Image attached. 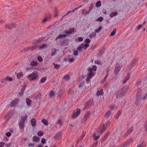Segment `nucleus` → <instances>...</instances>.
<instances>
[{
	"label": "nucleus",
	"mask_w": 147,
	"mask_h": 147,
	"mask_svg": "<svg viewBox=\"0 0 147 147\" xmlns=\"http://www.w3.org/2000/svg\"><path fill=\"white\" fill-rule=\"evenodd\" d=\"M147 99V89L142 90L141 88H138L136 94L135 104L138 106L140 105V101Z\"/></svg>",
	"instance_id": "f257e3e1"
},
{
	"label": "nucleus",
	"mask_w": 147,
	"mask_h": 147,
	"mask_svg": "<svg viewBox=\"0 0 147 147\" xmlns=\"http://www.w3.org/2000/svg\"><path fill=\"white\" fill-rule=\"evenodd\" d=\"M136 147H145V144L142 142L138 145Z\"/></svg>",
	"instance_id": "f704fd0d"
},
{
	"label": "nucleus",
	"mask_w": 147,
	"mask_h": 147,
	"mask_svg": "<svg viewBox=\"0 0 147 147\" xmlns=\"http://www.w3.org/2000/svg\"><path fill=\"white\" fill-rule=\"evenodd\" d=\"M106 127H105V125H103L102 128L101 129V132L100 133V134H101L105 130Z\"/></svg>",
	"instance_id": "79ce46f5"
},
{
	"label": "nucleus",
	"mask_w": 147,
	"mask_h": 147,
	"mask_svg": "<svg viewBox=\"0 0 147 147\" xmlns=\"http://www.w3.org/2000/svg\"><path fill=\"white\" fill-rule=\"evenodd\" d=\"M84 84V82H81L80 84H79L78 87H81Z\"/></svg>",
	"instance_id": "680f3d73"
},
{
	"label": "nucleus",
	"mask_w": 147,
	"mask_h": 147,
	"mask_svg": "<svg viewBox=\"0 0 147 147\" xmlns=\"http://www.w3.org/2000/svg\"><path fill=\"white\" fill-rule=\"evenodd\" d=\"M75 31V30L74 28H70L69 29V30H67L65 32L67 34H73Z\"/></svg>",
	"instance_id": "9d476101"
},
{
	"label": "nucleus",
	"mask_w": 147,
	"mask_h": 147,
	"mask_svg": "<svg viewBox=\"0 0 147 147\" xmlns=\"http://www.w3.org/2000/svg\"><path fill=\"white\" fill-rule=\"evenodd\" d=\"M23 76V74L22 72H19L17 74V77L19 79H20Z\"/></svg>",
	"instance_id": "b1692460"
},
{
	"label": "nucleus",
	"mask_w": 147,
	"mask_h": 147,
	"mask_svg": "<svg viewBox=\"0 0 147 147\" xmlns=\"http://www.w3.org/2000/svg\"><path fill=\"white\" fill-rule=\"evenodd\" d=\"M94 7V5L93 3H91L90 6V7H89V11H90L92 10V9L93 7Z\"/></svg>",
	"instance_id": "5fc2aeb1"
},
{
	"label": "nucleus",
	"mask_w": 147,
	"mask_h": 147,
	"mask_svg": "<svg viewBox=\"0 0 147 147\" xmlns=\"http://www.w3.org/2000/svg\"><path fill=\"white\" fill-rule=\"evenodd\" d=\"M127 90V88L126 86L123 87L117 93L116 97L118 98H119L122 97L124 95Z\"/></svg>",
	"instance_id": "7ed1b4c3"
},
{
	"label": "nucleus",
	"mask_w": 147,
	"mask_h": 147,
	"mask_svg": "<svg viewBox=\"0 0 147 147\" xmlns=\"http://www.w3.org/2000/svg\"><path fill=\"white\" fill-rule=\"evenodd\" d=\"M96 69L97 67L96 65L93 66L92 68L89 67L88 68V70L89 73L87 74V77L86 80V81L87 83L90 81V79L94 76L95 74V73L92 72V71H96Z\"/></svg>",
	"instance_id": "f03ea898"
},
{
	"label": "nucleus",
	"mask_w": 147,
	"mask_h": 147,
	"mask_svg": "<svg viewBox=\"0 0 147 147\" xmlns=\"http://www.w3.org/2000/svg\"><path fill=\"white\" fill-rule=\"evenodd\" d=\"M111 113V112L110 110L107 111L104 115V117L106 118H109Z\"/></svg>",
	"instance_id": "ddd939ff"
},
{
	"label": "nucleus",
	"mask_w": 147,
	"mask_h": 147,
	"mask_svg": "<svg viewBox=\"0 0 147 147\" xmlns=\"http://www.w3.org/2000/svg\"><path fill=\"white\" fill-rule=\"evenodd\" d=\"M6 136L9 137L11 135V134L9 132H7L6 134Z\"/></svg>",
	"instance_id": "13d9d810"
},
{
	"label": "nucleus",
	"mask_w": 147,
	"mask_h": 147,
	"mask_svg": "<svg viewBox=\"0 0 147 147\" xmlns=\"http://www.w3.org/2000/svg\"><path fill=\"white\" fill-rule=\"evenodd\" d=\"M82 47L81 44L77 48L78 50L79 51H82Z\"/></svg>",
	"instance_id": "a18cd8bd"
},
{
	"label": "nucleus",
	"mask_w": 147,
	"mask_h": 147,
	"mask_svg": "<svg viewBox=\"0 0 147 147\" xmlns=\"http://www.w3.org/2000/svg\"><path fill=\"white\" fill-rule=\"evenodd\" d=\"M61 135V132L58 133L55 136V138L56 139H58L60 138Z\"/></svg>",
	"instance_id": "393cba45"
},
{
	"label": "nucleus",
	"mask_w": 147,
	"mask_h": 147,
	"mask_svg": "<svg viewBox=\"0 0 147 147\" xmlns=\"http://www.w3.org/2000/svg\"><path fill=\"white\" fill-rule=\"evenodd\" d=\"M12 25L11 24H7L5 25V27L6 28H11L12 27Z\"/></svg>",
	"instance_id": "58836bf2"
},
{
	"label": "nucleus",
	"mask_w": 147,
	"mask_h": 147,
	"mask_svg": "<svg viewBox=\"0 0 147 147\" xmlns=\"http://www.w3.org/2000/svg\"><path fill=\"white\" fill-rule=\"evenodd\" d=\"M93 102V100L92 99H90L85 105V108L87 109L89 108Z\"/></svg>",
	"instance_id": "6e6552de"
},
{
	"label": "nucleus",
	"mask_w": 147,
	"mask_h": 147,
	"mask_svg": "<svg viewBox=\"0 0 147 147\" xmlns=\"http://www.w3.org/2000/svg\"><path fill=\"white\" fill-rule=\"evenodd\" d=\"M51 55L53 56L55 55L56 53V49L55 48H53L51 49Z\"/></svg>",
	"instance_id": "2eb2a0df"
},
{
	"label": "nucleus",
	"mask_w": 147,
	"mask_h": 147,
	"mask_svg": "<svg viewBox=\"0 0 147 147\" xmlns=\"http://www.w3.org/2000/svg\"><path fill=\"white\" fill-rule=\"evenodd\" d=\"M37 59L38 61L40 62H41L43 61V59L41 56H38L37 57Z\"/></svg>",
	"instance_id": "09e8293b"
},
{
	"label": "nucleus",
	"mask_w": 147,
	"mask_h": 147,
	"mask_svg": "<svg viewBox=\"0 0 147 147\" xmlns=\"http://www.w3.org/2000/svg\"><path fill=\"white\" fill-rule=\"evenodd\" d=\"M42 121L45 125H48V122L46 119H43L42 120Z\"/></svg>",
	"instance_id": "c9c22d12"
},
{
	"label": "nucleus",
	"mask_w": 147,
	"mask_h": 147,
	"mask_svg": "<svg viewBox=\"0 0 147 147\" xmlns=\"http://www.w3.org/2000/svg\"><path fill=\"white\" fill-rule=\"evenodd\" d=\"M19 126L20 129L21 130H22V131H23L25 127L24 123L22 121H20L19 123Z\"/></svg>",
	"instance_id": "1a4fd4ad"
},
{
	"label": "nucleus",
	"mask_w": 147,
	"mask_h": 147,
	"mask_svg": "<svg viewBox=\"0 0 147 147\" xmlns=\"http://www.w3.org/2000/svg\"><path fill=\"white\" fill-rule=\"evenodd\" d=\"M121 113V111H119L115 117V118L117 119L119 117V115H120Z\"/></svg>",
	"instance_id": "de8ad7c7"
},
{
	"label": "nucleus",
	"mask_w": 147,
	"mask_h": 147,
	"mask_svg": "<svg viewBox=\"0 0 147 147\" xmlns=\"http://www.w3.org/2000/svg\"><path fill=\"white\" fill-rule=\"evenodd\" d=\"M133 130V127L132 126H131V127L127 131L130 134L131 133Z\"/></svg>",
	"instance_id": "37998d69"
},
{
	"label": "nucleus",
	"mask_w": 147,
	"mask_h": 147,
	"mask_svg": "<svg viewBox=\"0 0 147 147\" xmlns=\"http://www.w3.org/2000/svg\"><path fill=\"white\" fill-rule=\"evenodd\" d=\"M78 53L77 51H75L74 52V55L75 56H77L78 55Z\"/></svg>",
	"instance_id": "e2e57ef3"
},
{
	"label": "nucleus",
	"mask_w": 147,
	"mask_h": 147,
	"mask_svg": "<svg viewBox=\"0 0 147 147\" xmlns=\"http://www.w3.org/2000/svg\"><path fill=\"white\" fill-rule=\"evenodd\" d=\"M5 144V143L3 142H0V147H4Z\"/></svg>",
	"instance_id": "864d4df0"
},
{
	"label": "nucleus",
	"mask_w": 147,
	"mask_h": 147,
	"mask_svg": "<svg viewBox=\"0 0 147 147\" xmlns=\"http://www.w3.org/2000/svg\"><path fill=\"white\" fill-rule=\"evenodd\" d=\"M31 102V100L30 99L28 98L26 99V103L27 105H30Z\"/></svg>",
	"instance_id": "7c9ffc66"
},
{
	"label": "nucleus",
	"mask_w": 147,
	"mask_h": 147,
	"mask_svg": "<svg viewBox=\"0 0 147 147\" xmlns=\"http://www.w3.org/2000/svg\"><path fill=\"white\" fill-rule=\"evenodd\" d=\"M129 133H128L127 131L124 135L123 136L124 137H127L128 135H129Z\"/></svg>",
	"instance_id": "69168bd1"
},
{
	"label": "nucleus",
	"mask_w": 147,
	"mask_h": 147,
	"mask_svg": "<svg viewBox=\"0 0 147 147\" xmlns=\"http://www.w3.org/2000/svg\"><path fill=\"white\" fill-rule=\"evenodd\" d=\"M94 62L95 64H99H99L100 65L101 64L100 61H99L98 60H95L94 61Z\"/></svg>",
	"instance_id": "052dcab7"
},
{
	"label": "nucleus",
	"mask_w": 147,
	"mask_h": 147,
	"mask_svg": "<svg viewBox=\"0 0 147 147\" xmlns=\"http://www.w3.org/2000/svg\"><path fill=\"white\" fill-rule=\"evenodd\" d=\"M49 96L51 98H52L54 96H55L54 92L53 91H51L50 93Z\"/></svg>",
	"instance_id": "473e14b6"
},
{
	"label": "nucleus",
	"mask_w": 147,
	"mask_h": 147,
	"mask_svg": "<svg viewBox=\"0 0 147 147\" xmlns=\"http://www.w3.org/2000/svg\"><path fill=\"white\" fill-rule=\"evenodd\" d=\"M104 92L102 89H100V90H98L96 93V96H102L103 95Z\"/></svg>",
	"instance_id": "9b49d317"
},
{
	"label": "nucleus",
	"mask_w": 147,
	"mask_h": 147,
	"mask_svg": "<svg viewBox=\"0 0 147 147\" xmlns=\"http://www.w3.org/2000/svg\"><path fill=\"white\" fill-rule=\"evenodd\" d=\"M81 45H82V49H86L87 47L89 46V44L86 43L84 45L82 44H81Z\"/></svg>",
	"instance_id": "412c9836"
},
{
	"label": "nucleus",
	"mask_w": 147,
	"mask_h": 147,
	"mask_svg": "<svg viewBox=\"0 0 147 147\" xmlns=\"http://www.w3.org/2000/svg\"><path fill=\"white\" fill-rule=\"evenodd\" d=\"M33 140L34 142H38L39 140V138L38 137L35 136L33 138Z\"/></svg>",
	"instance_id": "5701e85b"
},
{
	"label": "nucleus",
	"mask_w": 147,
	"mask_h": 147,
	"mask_svg": "<svg viewBox=\"0 0 147 147\" xmlns=\"http://www.w3.org/2000/svg\"><path fill=\"white\" fill-rule=\"evenodd\" d=\"M6 79H5V78L1 80V82L2 83H5L6 81Z\"/></svg>",
	"instance_id": "338daca9"
},
{
	"label": "nucleus",
	"mask_w": 147,
	"mask_h": 147,
	"mask_svg": "<svg viewBox=\"0 0 147 147\" xmlns=\"http://www.w3.org/2000/svg\"><path fill=\"white\" fill-rule=\"evenodd\" d=\"M63 79L67 81L69 80L70 79V77L68 75H66L64 76L63 78Z\"/></svg>",
	"instance_id": "72a5a7b5"
},
{
	"label": "nucleus",
	"mask_w": 147,
	"mask_h": 147,
	"mask_svg": "<svg viewBox=\"0 0 147 147\" xmlns=\"http://www.w3.org/2000/svg\"><path fill=\"white\" fill-rule=\"evenodd\" d=\"M144 129L145 131L147 132V121L145 123L144 125Z\"/></svg>",
	"instance_id": "8fccbe9b"
},
{
	"label": "nucleus",
	"mask_w": 147,
	"mask_h": 147,
	"mask_svg": "<svg viewBox=\"0 0 147 147\" xmlns=\"http://www.w3.org/2000/svg\"><path fill=\"white\" fill-rule=\"evenodd\" d=\"M90 12V11H86L85 9H83L82 11V13L84 15L89 14Z\"/></svg>",
	"instance_id": "dca6fc26"
},
{
	"label": "nucleus",
	"mask_w": 147,
	"mask_h": 147,
	"mask_svg": "<svg viewBox=\"0 0 147 147\" xmlns=\"http://www.w3.org/2000/svg\"><path fill=\"white\" fill-rule=\"evenodd\" d=\"M60 65H59V64L55 65V69H57L59 68L60 67Z\"/></svg>",
	"instance_id": "bf43d9fd"
},
{
	"label": "nucleus",
	"mask_w": 147,
	"mask_h": 147,
	"mask_svg": "<svg viewBox=\"0 0 147 147\" xmlns=\"http://www.w3.org/2000/svg\"><path fill=\"white\" fill-rule=\"evenodd\" d=\"M90 115V112H88L86 113L85 114L84 116L85 118H87Z\"/></svg>",
	"instance_id": "603ef678"
},
{
	"label": "nucleus",
	"mask_w": 147,
	"mask_h": 147,
	"mask_svg": "<svg viewBox=\"0 0 147 147\" xmlns=\"http://www.w3.org/2000/svg\"><path fill=\"white\" fill-rule=\"evenodd\" d=\"M19 101V100L18 99L16 98L14 99L11 102L10 104V106L12 107L15 106L18 103Z\"/></svg>",
	"instance_id": "0eeeda50"
},
{
	"label": "nucleus",
	"mask_w": 147,
	"mask_h": 147,
	"mask_svg": "<svg viewBox=\"0 0 147 147\" xmlns=\"http://www.w3.org/2000/svg\"><path fill=\"white\" fill-rule=\"evenodd\" d=\"M38 135L39 136H43V133L41 131H40L38 132Z\"/></svg>",
	"instance_id": "49530a36"
},
{
	"label": "nucleus",
	"mask_w": 147,
	"mask_h": 147,
	"mask_svg": "<svg viewBox=\"0 0 147 147\" xmlns=\"http://www.w3.org/2000/svg\"><path fill=\"white\" fill-rule=\"evenodd\" d=\"M132 142V140L131 138H130L128 140L125 142L124 144V146H127L128 145Z\"/></svg>",
	"instance_id": "f8f14e48"
},
{
	"label": "nucleus",
	"mask_w": 147,
	"mask_h": 147,
	"mask_svg": "<svg viewBox=\"0 0 147 147\" xmlns=\"http://www.w3.org/2000/svg\"><path fill=\"white\" fill-rule=\"evenodd\" d=\"M31 122L32 125L33 126H35L36 125V121L34 119H32L31 121Z\"/></svg>",
	"instance_id": "4468645a"
},
{
	"label": "nucleus",
	"mask_w": 147,
	"mask_h": 147,
	"mask_svg": "<svg viewBox=\"0 0 147 147\" xmlns=\"http://www.w3.org/2000/svg\"><path fill=\"white\" fill-rule=\"evenodd\" d=\"M103 20V18L102 17H100L97 19L96 21H99L101 22Z\"/></svg>",
	"instance_id": "c03bdc74"
},
{
	"label": "nucleus",
	"mask_w": 147,
	"mask_h": 147,
	"mask_svg": "<svg viewBox=\"0 0 147 147\" xmlns=\"http://www.w3.org/2000/svg\"><path fill=\"white\" fill-rule=\"evenodd\" d=\"M41 142L42 144H45L46 142V140L45 138H42V139Z\"/></svg>",
	"instance_id": "0e129e2a"
},
{
	"label": "nucleus",
	"mask_w": 147,
	"mask_h": 147,
	"mask_svg": "<svg viewBox=\"0 0 147 147\" xmlns=\"http://www.w3.org/2000/svg\"><path fill=\"white\" fill-rule=\"evenodd\" d=\"M108 136V135H105L103 137V138H102V141H105L107 138V137Z\"/></svg>",
	"instance_id": "6e6d98bb"
},
{
	"label": "nucleus",
	"mask_w": 147,
	"mask_h": 147,
	"mask_svg": "<svg viewBox=\"0 0 147 147\" xmlns=\"http://www.w3.org/2000/svg\"><path fill=\"white\" fill-rule=\"evenodd\" d=\"M47 78L46 77H43L40 80V82L41 83H44L47 80Z\"/></svg>",
	"instance_id": "4be33fe9"
},
{
	"label": "nucleus",
	"mask_w": 147,
	"mask_h": 147,
	"mask_svg": "<svg viewBox=\"0 0 147 147\" xmlns=\"http://www.w3.org/2000/svg\"><path fill=\"white\" fill-rule=\"evenodd\" d=\"M101 1H98L96 3V6L97 7H99L101 6Z\"/></svg>",
	"instance_id": "4c0bfd02"
},
{
	"label": "nucleus",
	"mask_w": 147,
	"mask_h": 147,
	"mask_svg": "<svg viewBox=\"0 0 147 147\" xmlns=\"http://www.w3.org/2000/svg\"><path fill=\"white\" fill-rule=\"evenodd\" d=\"M130 76V74L128 73L127 76L125 78L123 81V83H125L129 79Z\"/></svg>",
	"instance_id": "f3484780"
},
{
	"label": "nucleus",
	"mask_w": 147,
	"mask_h": 147,
	"mask_svg": "<svg viewBox=\"0 0 147 147\" xmlns=\"http://www.w3.org/2000/svg\"><path fill=\"white\" fill-rule=\"evenodd\" d=\"M38 76V74L37 72H33L31 74L28 75L26 77L30 81H32L37 79Z\"/></svg>",
	"instance_id": "20e7f679"
},
{
	"label": "nucleus",
	"mask_w": 147,
	"mask_h": 147,
	"mask_svg": "<svg viewBox=\"0 0 147 147\" xmlns=\"http://www.w3.org/2000/svg\"><path fill=\"white\" fill-rule=\"evenodd\" d=\"M28 117V115H26L25 117L22 116L21 117V120L20 121H22L25 123V120Z\"/></svg>",
	"instance_id": "6ab92c4d"
},
{
	"label": "nucleus",
	"mask_w": 147,
	"mask_h": 147,
	"mask_svg": "<svg viewBox=\"0 0 147 147\" xmlns=\"http://www.w3.org/2000/svg\"><path fill=\"white\" fill-rule=\"evenodd\" d=\"M109 108L111 109H116L117 107L115 106V105H110V106H109Z\"/></svg>",
	"instance_id": "ea45409f"
},
{
	"label": "nucleus",
	"mask_w": 147,
	"mask_h": 147,
	"mask_svg": "<svg viewBox=\"0 0 147 147\" xmlns=\"http://www.w3.org/2000/svg\"><path fill=\"white\" fill-rule=\"evenodd\" d=\"M92 136L94 139L95 140H96L100 138V136H96L95 134H94L92 135Z\"/></svg>",
	"instance_id": "bb28decb"
},
{
	"label": "nucleus",
	"mask_w": 147,
	"mask_h": 147,
	"mask_svg": "<svg viewBox=\"0 0 147 147\" xmlns=\"http://www.w3.org/2000/svg\"><path fill=\"white\" fill-rule=\"evenodd\" d=\"M96 35V34L95 32H92L91 33H90L88 36V37L89 38H91L93 37H95Z\"/></svg>",
	"instance_id": "aec40b11"
},
{
	"label": "nucleus",
	"mask_w": 147,
	"mask_h": 147,
	"mask_svg": "<svg viewBox=\"0 0 147 147\" xmlns=\"http://www.w3.org/2000/svg\"><path fill=\"white\" fill-rule=\"evenodd\" d=\"M83 40V38L82 37H79L78 38L76 39L75 40V41L76 42H81Z\"/></svg>",
	"instance_id": "c85d7f7f"
},
{
	"label": "nucleus",
	"mask_w": 147,
	"mask_h": 147,
	"mask_svg": "<svg viewBox=\"0 0 147 147\" xmlns=\"http://www.w3.org/2000/svg\"><path fill=\"white\" fill-rule=\"evenodd\" d=\"M47 47V45L45 44H43L40 47L39 49H42L44 48H46Z\"/></svg>",
	"instance_id": "a19ab883"
},
{
	"label": "nucleus",
	"mask_w": 147,
	"mask_h": 147,
	"mask_svg": "<svg viewBox=\"0 0 147 147\" xmlns=\"http://www.w3.org/2000/svg\"><path fill=\"white\" fill-rule=\"evenodd\" d=\"M122 67V64H117L116 65L114 70V73L115 74H117L119 73Z\"/></svg>",
	"instance_id": "423d86ee"
},
{
	"label": "nucleus",
	"mask_w": 147,
	"mask_h": 147,
	"mask_svg": "<svg viewBox=\"0 0 147 147\" xmlns=\"http://www.w3.org/2000/svg\"><path fill=\"white\" fill-rule=\"evenodd\" d=\"M66 36V35L65 34H60L55 39V40H57L58 38H61L63 37H65Z\"/></svg>",
	"instance_id": "c756f323"
},
{
	"label": "nucleus",
	"mask_w": 147,
	"mask_h": 147,
	"mask_svg": "<svg viewBox=\"0 0 147 147\" xmlns=\"http://www.w3.org/2000/svg\"><path fill=\"white\" fill-rule=\"evenodd\" d=\"M118 13L117 12H113L110 14V17L112 18L117 15Z\"/></svg>",
	"instance_id": "2f4dec72"
},
{
	"label": "nucleus",
	"mask_w": 147,
	"mask_h": 147,
	"mask_svg": "<svg viewBox=\"0 0 147 147\" xmlns=\"http://www.w3.org/2000/svg\"><path fill=\"white\" fill-rule=\"evenodd\" d=\"M85 42L87 44L90 43V40L88 38H87L85 40Z\"/></svg>",
	"instance_id": "3c124183"
},
{
	"label": "nucleus",
	"mask_w": 147,
	"mask_h": 147,
	"mask_svg": "<svg viewBox=\"0 0 147 147\" xmlns=\"http://www.w3.org/2000/svg\"><path fill=\"white\" fill-rule=\"evenodd\" d=\"M5 79H6V80H8L9 81H11L13 80L12 78L9 76H7L5 78Z\"/></svg>",
	"instance_id": "e433bc0d"
},
{
	"label": "nucleus",
	"mask_w": 147,
	"mask_h": 147,
	"mask_svg": "<svg viewBox=\"0 0 147 147\" xmlns=\"http://www.w3.org/2000/svg\"><path fill=\"white\" fill-rule=\"evenodd\" d=\"M117 29L116 28H114L113 30V31L111 32L110 36H113L115 35L116 33Z\"/></svg>",
	"instance_id": "cd10ccee"
},
{
	"label": "nucleus",
	"mask_w": 147,
	"mask_h": 147,
	"mask_svg": "<svg viewBox=\"0 0 147 147\" xmlns=\"http://www.w3.org/2000/svg\"><path fill=\"white\" fill-rule=\"evenodd\" d=\"M38 65L37 62L36 61H32L30 63V66H36Z\"/></svg>",
	"instance_id": "a211bd4d"
},
{
	"label": "nucleus",
	"mask_w": 147,
	"mask_h": 147,
	"mask_svg": "<svg viewBox=\"0 0 147 147\" xmlns=\"http://www.w3.org/2000/svg\"><path fill=\"white\" fill-rule=\"evenodd\" d=\"M75 59L74 58H70L69 59V61L70 62H73L74 61Z\"/></svg>",
	"instance_id": "4d7b16f0"
},
{
	"label": "nucleus",
	"mask_w": 147,
	"mask_h": 147,
	"mask_svg": "<svg viewBox=\"0 0 147 147\" xmlns=\"http://www.w3.org/2000/svg\"><path fill=\"white\" fill-rule=\"evenodd\" d=\"M26 86H24V87L21 89V92H24L25 90V89L26 88Z\"/></svg>",
	"instance_id": "774afa93"
},
{
	"label": "nucleus",
	"mask_w": 147,
	"mask_h": 147,
	"mask_svg": "<svg viewBox=\"0 0 147 147\" xmlns=\"http://www.w3.org/2000/svg\"><path fill=\"white\" fill-rule=\"evenodd\" d=\"M81 110L79 109H76L74 110L72 115V117L73 119H75L77 117L80 115Z\"/></svg>",
	"instance_id": "39448f33"
},
{
	"label": "nucleus",
	"mask_w": 147,
	"mask_h": 147,
	"mask_svg": "<svg viewBox=\"0 0 147 147\" xmlns=\"http://www.w3.org/2000/svg\"><path fill=\"white\" fill-rule=\"evenodd\" d=\"M102 27L101 26H99V28L95 30L94 32L95 33H99L102 29Z\"/></svg>",
	"instance_id": "a878e982"
}]
</instances>
